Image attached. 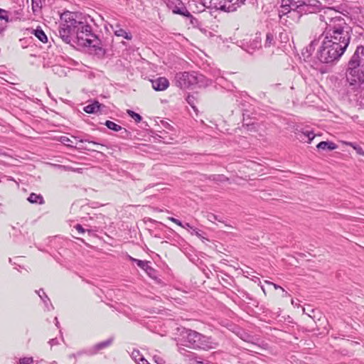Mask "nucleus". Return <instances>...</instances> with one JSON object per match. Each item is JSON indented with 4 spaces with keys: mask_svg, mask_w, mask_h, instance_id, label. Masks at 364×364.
<instances>
[{
    "mask_svg": "<svg viewBox=\"0 0 364 364\" xmlns=\"http://www.w3.org/2000/svg\"><path fill=\"white\" fill-rule=\"evenodd\" d=\"M320 20L326 23L325 35L317 58L323 63L338 60L349 45L352 29L335 9L327 8L319 15Z\"/></svg>",
    "mask_w": 364,
    "mask_h": 364,
    "instance_id": "1",
    "label": "nucleus"
},
{
    "mask_svg": "<svg viewBox=\"0 0 364 364\" xmlns=\"http://www.w3.org/2000/svg\"><path fill=\"white\" fill-rule=\"evenodd\" d=\"M347 80L351 85L364 82V46L357 47L349 60Z\"/></svg>",
    "mask_w": 364,
    "mask_h": 364,
    "instance_id": "2",
    "label": "nucleus"
},
{
    "mask_svg": "<svg viewBox=\"0 0 364 364\" xmlns=\"http://www.w3.org/2000/svg\"><path fill=\"white\" fill-rule=\"evenodd\" d=\"M186 346L193 349L209 350L218 346L211 337L205 336L191 329H184L181 333Z\"/></svg>",
    "mask_w": 364,
    "mask_h": 364,
    "instance_id": "3",
    "label": "nucleus"
},
{
    "mask_svg": "<svg viewBox=\"0 0 364 364\" xmlns=\"http://www.w3.org/2000/svg\"><path fill=\"white\" fill-rule=\"evenodd\" d=\"M61 22L59 26V35L60 38L66 43L71 41V36L75 33L79 22L74 18L73 14L65 12L61 15Z\"/></svg>",
    "mask_w": 364,
    "mask_h": 364,
    "instance_id": "4",
    "label": "nucleus"
},
{
    "mask_svg": "<svg viewBox=\"0 0 364 364\" xmlns=\"http://www.w3.org/2000/svg\"><path fill=\"white\" fill-rule=\"evenodd\" d=\"M77 43L83 47L98 48L99 39L92 33V27L80 21L75 31Z\"/></svg>",
    "mask_w": 364,
    "mask_h": 364,
    "instance_id": "5",
    "label": "nucleus"
},
{
    "mask_svg": "<svg viewBox=\"0 0 364 364\" xmlns=\"http://www.w3.org/2000/svg\"><path fill=\"white\" fill-rule=\"evenodd\" d=\"M203 76L196 73H178L175 76V84L181 89L189 88L202 81Z\"/></svg>",
    "mask_w": 364,
    "mask_h": 364,
    "instance_id": "6",
    "label": "nucleus"
},
{
    "mask_svg": "<svg viewBox=\"0 0 364 364\" xmlns=\"http://www.w3.org/2000/svg\"><path fill=\"white\" fill-rule=\"evenodd\" d=\"M288 6L294 13L307 14L313 12L314 8L309 6V4L305 1L287 0Z\"/></svg>",
    "mask_w": 364,
    "mask_h": 364,
    "instance_id": "7",
    "label": "nucleus"
},
{
    "mask_svg": "<svg viewBox=\"0 0 364 364\" xmlns=\"http://www.w3.org/2000/svg\"><path fill=\"white\" fill-rule=\"evenodd\" d=\"M205 4H209V6L218 10L226 12H233L235 11V6L229 4V0H204Z\"/></svg>",
    "mask_w": 364,
    "mask_h": 364,
    "instance_id": "8",
    "label": "nucleus"
},
{
    "mask_svg": "<svg viewBox=\"0 0 364 364\" xmlns=\"http://www.w3.org/2000/svg\"><path fill=\"white\" fill-rule=\"evenodd\" d=\"M167 5L174 14L188 18L192 17V15L181 0H168Z\"/></svg>",
    "mask_w": 364,
    "mask_h": 364,
    "instance_id": "9",
    "label": "nucleus"
},
{
    "mask_svg": "<svg viewBox=\"0 0 364 364\" xmlns=\"http://www.w3.org/2000/svg\"><path fill=\"white\" fill-rule=\"evenodd\" d=\"M262 48V38L260 34L249 41L245 46V50L249 53H253L255 50Z\"/></svg>",
    "mask_w": 364,
    "mask_h": 364,
    "instance_id": "10",
    "label": "nucleus"
},
{
    "mask_svg": "<svg viewBox=\"0 0 364 364\" xmlns=\"http://www.w3.org/2000/svg\"><path fill=\"white\" fill-rule=\"evenodd\" d=\"M152 87L156 91H164L166 90L169 85L168 80L164 77H158L151 80Z\"/></svg>",
    "mask_w": 364,
    "mask_h": 364,
    "instance_id": "11",
    "label": "nucleus"
},
{
    "mask_svg": "<svg viewBox=\"0 0 364 364\" xmlns=\"http://www.w3.org/2000/svg\"><path fill=\"white\" fill-rule=\"evenodd\" d=\"M129 258L131 261L136 262V264L144 269L149 276H151L154 274V269L149 265V262L148 261L137 259L132 257L131 256H129Z\"/></svg>",
    "mask_w": 364,
    "mask_h": 364,
    "instance_id": "12",
    "label": "nucleus"
},
{
    "mask_svg": "<svg viewBox=\"0 0 364 364\" xmlns=\"http://www.w3.org/2000/svg\"><path fill=\"white\" fill-rule=\"evenodd\" d=\"M297 134L301 141H306L307 143H311L315 137L314 132L308 130L299 132Z\"/></svg>",
    "mask_w": 364,
    "mask_h": 364,
    "instance_id": "13",
    "label": "nucleus"
},
{
    "mask_svg": "<svg viewBox=\"0 0 364 364\" xmlns=\"http://www.w3.org/2000/svg\"><path fill=\"white\" fill-rule=\"evenodd\" d=\"M101 104L97 101H95L93 103L90 104L84 107V111L88 114L97 113L100 111Z\"/></svg>",
    "mask_w": 364,
    "mask_h": 364,
    "instance_id": "14",
    "label": "nucleus"
},
{
    "mask_svg": "<svg viewBox=\"0 0 364 364\" xmlns=\"http://www.w3.org/2000/svg\"><path fill=\"white\" fill-rule=\"evenodd\" d=\"M316 147L318 149H323V150H334L336 149H337V145L336 144H334L333 142L332 141H321L319 142Z\"/></svg>",
    "mask_w": 364,
    "mask_h": 364,
    "instance_id": "15",
    "label": "nucleus"
},
{
    "mask_svg": "<svg viewBox=\"0 0 364 364\" xmlns=\"http://www.w3.org/2000/svg\"><path fill=\"white\" fill-rule=\"evenodd\" d=\"M28 200L31 203H36V204H41V205H42L45 203L44 199L41 194H36L34 193H32L30 194V196L28 198Z\"/></svg>",
    "mask_w": 364,
    "mask_h": 364,
    "instance_id": "16",
    "label": "nucleus"
},
{
    "mask_svg": "<svg viewBox=\"0 0 364 364\" xmlns=\"http://www.w3.org/2000/svg\"><path fill=\"white\" fill-rule=\"evenodd\" d=\"M114 33L117 36H121L127 40L132 39V35L129 33L126 32L124 29L119 28L118 25L116 26V29L114 30Z\"/></svg>",
    "mask_w": 364,
    "mask_h": 364,
    "instance_id": "17",
    "label": "nucleus"
},
{
    "mask_svg": "<svg viewBox=\"0 0 364 364\" xmlns=\"http://www.w3.org/2000/svg\"><path fill=\"white\" fill-rule=\"evenodd\" d=\"M33 33L35 35L36 38H38L41 42L46 43L48 41V38L44 31L41 28H36L33 30Z\"/></svg>",
    "mask_w": 364,
    "mask_h": 364,
    "instance_id": "18",
    "label": "nucleus"
},
{
    "mask_svg": "<svg viewBox=\"0 0 364 364\" xmlns=\"http://www.w3.org/2000/svg\"><path fill=\"white\" fill-rule=\"evenodd\" d=\"M275 44L274 36L272 33H267L264 42V47L269 48Z\"/></svg>",
    "mask_w": 364,
    "mask_h": 364,
    "instance_id": "19",
    "label": "nucleus"
},
{
    "mask_svg": "<svg viewBox=\"0 0 364 364\" xmlns=\"http://www.w3.org/2000/svg\"><path fill=\"white\" fill-rule=\"evenodd\" d=\"M105 124L108 129H112L115 132H119L123 129L120 125L117 124L114 122H112L109 120H107L105 122Z\"/></svg>",
    "mask_w": 364,
    "mask_h": 364,
    "instance_id": "20",
    "label": "nucleus"
},
{
    "mask_svg": "<svg viewBox=\"0 0 364 364\" xmlns=\"http://www.w3.org/2000/svg\"><path fill=\"white\" fill-rule=\"evenodd\" d=\"M210 180L215 181L216 182H225L228 181V178L224 175H212L209 177Z\"/></svg>",
    "mask_w": 364,
    "mask_h": 364,
    "instance_id": "21",
    "label": "nucleus"
},
{
    "mask_svg": "<svg viewBox=\"0 0 364 364\" xmlns=\"http://www.w3.org/2000/svg\"><path fill=\"white\" fill-rule=\"evenodd\" d=\"M112 339L109 338V339H108L107 341H105L103 342H101V343L97 344L95 346V348H96L97 350H101V349H102L104 348H106V347L109 346L112 343Z\"/></svg>",
    "mask_w": 364,
    "mask_h": 364,
    "instance_id": "22",
    "label": "nucleus"
},
{
    "mask_svg": "<svg viewBox=\"0 0 364 364\" xmlns=\"http://www.w3.org/2000/svg\"><path fill=\"white\" fill-rule=\"evenodd\" d=\"M127 112L132 118L135 120L136 122H140L141 121L142 118L139 114L130 109H127Z\"/></svg>",
    "mask_w": 364,
    "mask_h": 364,
    "instance_id": "23",
    "label": "nucleus"
},
{
    "mask_svg": "<svg viewBox=\"0 0 364 364\" xmlns=\"http://www.w3.org/2000/svg\"><path fill=\"white\" fill-rule=\"evenodd\" d=\"M288 4H282L281 6V10H279V16L282 17V15H285L287 14H290L291 12L290 8L287 6Z\"/></svg>",
    "mask_w": 364,
    "mask_h": 364,
    "instance_id": "24",
    "label": "nucleus"
},
{
    "mask_svg": "<svg viewBox=\"0 0 364 364\" xmlns=\"http://www.w3.org/2000/svg\"><path fill=\"white\" fill-rule=\"evenodd\" d=\"M36 292L38 294L39 297L43 301L45 304L47 306V301H50V299L44 292L43 289H41L38 291H36Z\"/></svg>",
    "mask_w": 364,
    "mask_h": 364,
    "instance_id": "25",
    "label": "nucleus"
},
{
    "mask_svg": "<svg viewBox=\"0 0 364 364\" xmlns=\"http://www.w3.org/2000/svg\"><path fill=\"white\" fill-rule=\"evenodd\" d=\"M196 100V97L194 96V95H188L186 98L187 102L191 106V107L196 110V106H195V101Z\"/></svg>",
    "mask_w": 364,
    "mask_h": 364,
    "instance_id": "26",
    "label": "nucleus"
},
{
    "mask_svg": "<svg viewBox=\"0 0 364 364\" xmlns=\"http://www.w3.org/2000/svg\"><path fill=\"white\" fill-rule=\"evenodd\" d=\"M246 0H229V4H231L233 6H235V11L238 7L243 5Z\"/></svg>",
    "mask_w": 364,
    "mask_h": 364,
    "instance_id": "27",
    "label": "nucleus"
},
{
    "mask_svg": "<svg viewBox=\"0 0 364 364\" xmlns=\"http://www.w3.org/2000/svg\"><path fill=\"white\" fill-rule=\"evenodd\" d=\"M206 218L211 223H214L215 220H218L222 223V221L218 218V217L213 213H208Z\"/></svg>",
    "mask_w": 364,
    "mask_h": 364,
    "instance_id": "28",
    "label": "nucleus"
},
{
    "mask_svg": "<svg viewBox=\"0 0 364 364\" xmlns=\"http://www.w3.org/2000/svg\"><path fill=\"white\" fill-rule=\"evenodd\" d=\"M132 358L137 363L139 360L140 357H143L141 354L139 350H134L131 355Z\"/></svg>",
    "mask_w": 364,
    "mask_h": 364,
    "instance_id": "29",
    "label": "nucleus"
},
{
    "mask_svg": "<svg viewBox=\"0 0 364 364\" xmlns=\"http://www.w3.org/2000/svg\"><path fill=\"white\" fill-rule=\"evenodd\" d=\"M0 19L5 20L6 22L9 21L8 12L2 9H0Z\"/></svg>",
    "mask_w": 364,
    "mask_h": 364,
    "instance_id": "30",
    "label": "nucleus"
},
{
    "mask_svg": "<svg viewBox=\"0 0 364 364\" xmlns=\"http://www.w3.org/2000/svg\"><path fill=\"white\" fill-rule=\"evenodd\" d=\"M80 142L81 143H83V142H88L89 144H92L93 145H95L97 146V148H100V147H103L104 145L102 144H100V143H97V142H95V141H89L87 139H80L79 140Z\"/></svg>",
    "mask_w": 364,
    "mask_h": 364,
    "instance_id": "31",
    "label": "nucleus"
},
{
    "mask_svg": "<svg viewBox=\"0 0 364 364\" xmlns=\"http://www.w3.org/2000/svg\"><path fill=\"white\" fill-rule=\"evenodd\" d=\"M32 362V358H23L21 359L20 364H31Z\"/></svg>",
    "mask_w": 364,
    "mask_h": 364,
    "instance_id": "32",
    "label": "nucleus"
},
{
    "mask_svg": "<svg viewBox=\"0 0 364 364\" xmlns=\"http://www.w3.org/2000/svg\"><path fill=\"white\" fill-rule=\"evenodd\" d=\"M60 141H61L63 144H65V145H67V146H70V147H72V148L73 147V146H71V145H70V144H68V142H70V141H70V139L69 138H68L67 136H61V137H60Z\"/></svg>",
    "mask_w": 364,
    "mask_h": 364,
    "instance_id": "33",
    "label": "nucleus"
},
{
    "mask_svg": "<svg viewBox=\"0 0 364 364\" xmlns=\"http://www.w3.org/2000/svg\"><path fill=\"white\" fill-rule=\"evenodd\" d=\"M264 282L266 284H267L272 285L275 289H279L282 291H284V289L282 287L279 286L278 284H274L273 282H271L269 281H267V280H266Z\"/></svg>",
    "mask_w": 364,
    "mask_h": 364,
    "instance_id": "34",
    "label": "nucleus"
},
{
    "mask_svg": "<svg viewBox=\"0 0 364 364\" xmlns=\"http://www.w3.org/2000/svg\"><path fill=\"white\" fill-rule=\"evenodd\" d=\"M32 1V6H33V8H41V0H31Z\"/></svg>",
    "mask_w": 364,
    "mask_h": 364,
    "instance_id": "35",
    "label": "nucleus"
},
{
    "mask_svg": "<svg viewBox=\"0 0 364 364\" xmlns=\"http://www.w3.org/2000/svg\"><path fill=\"white\" fill-rule=\"evenodd\" d=\"M75 228L80 234H83L85 232V230L80 224L76 225Z\"/></svg>",
    "mask_w": 364,
    "mask_h": 364,
    "instance_id": "36",
    "label": "nucleus"
},
{
    "mask_svg": "<svg viewBox=\"0 0 364 364\" xmlns=\"http://www.w3.org/2000/svg\"><path fill=\"white\" fill-rule=\"evenodd\" d=\"M191 235H196L198 237L204 239V237L199 232V230H198L196 228L193 229Z\"/></svg>",
    "mask_w": 364,
    "mask_h": 364,
    "instance_id": "37",
    "label": "nucleus"
},
{
    "mask_svg": "<svg viewBox=\"0 0 364 364\" xmlns=\"http://www.w3.org/2000/svg\"><path fill=\"white\" fill-rule=\"evenodd\" d=\"M168 220L172 221L173 223H176V225H178L179 226H182V223L179 220H178L176 218L170 217V218H168Z\"/></svg>",
    "mask_w": 364,
    "mask_h": 364,
    "instance_id": "38",
    "label": "nucleus"
},
{
    "mask_svg": "<svg viewBox=\"0 0 364 364\" xmlns=\"http://www.w3.org/2000/svg\"><path fill=\"white\" fill-rule=\"evenodd\" d=\"M49 344L50 345V346H55V345H58V341L57 338H52L49 341Z\"/></svg>",
    "mask_w": 364,
    "mask_h": 364,
    "instance_id": "39",
    "label": "nucleus"
},
{
    "mask_svg": "<svg viewBox=\"0 0 364 364\" xmlns=\"http://www.w3.org/2000/svg\"><path fill=\"white\" fill-rule=\"evenodd\" d=\"M138 364H149L148 361L144 358L140 357L139 360L137 362Z\"/></svg>",
    "mask_w": 364,
    "mask_h": 364,
    "instance_id": "40",
    "label": "nucleus"
},
{
    "mask_svg": "<svg viewBox=\"0 0 364 364\" xmlns=\"http://www.w3.org/2000/svg\"><path fill=\"white\" fill-rule=\"evenodd\" d=\"M78 149H79L87 150V151H98L96 149H93V148L88 147V146H82V147H80Z\"/></svg>",
    "mask_w": 364,
    "mask_h": 364,
    "instance_id": "41",
    "label": "nucleus"
},
{
    "mask_svg": "<svg viewBox=\"0 0 364 364\" xmlns=\"http://www.w3.org/2000/svg\"><path fill=\"white\" fill-rule=\"evenodd\" d=\"M316 44H317V43H316L315 41H312V42L309 44V48H308V49L309 50V51H311V50H314V46H315Z\"/></svg>",
    "mask_w": 364,
    "mask_h": 364,
    "instance_id": "42",
    "label": "nucleus"
},
{
    "mask_svg": "<svg viewBox=\"0 0 364 364\" xmlns=\"http://www.w3.org/2000/svg\"><path fill=\"white\" fill-rule=\"evenodd\" d=\"M154 359H155V361H156V363H158L159 364H162V363H164L163 359H162V358H161L160 357L154 355Z\"/></svg>",
    "mask_w": 364,
    "mask_h": 364,
    "instance_id": "43",
    "label": "nucleus"
},
{
    "mask_svg": "<svg viewBox=\"0 0 364 364\" xmlns=\"http://www.w3.org/2000/svg\"><path fill=\"white\" fill-rule=\"evenodd\" d=\"M355 150H357V152L360 154H364V152L363 151L362 149L360 147H355L354 146H352Z\"/></svg>",
    "mask_w": 364,
    "mask_h": 364,
    "instance_id": "44",
    "label": "nucleus"
},
{
    "mask_svg": "<svg viewBox=\"0 0 364 364\" xmlns=\"http://www.w3.org/2000/svg\"><path fill=\"white\" fill-rule=\"evenodd\" d=\"M181 227H182V228H191L192 230H193V227H191V225H190L189 223H186L185 225H183V224H182V226H181Z\"/></svg>",
    "mask_w": 364,
    "mask_h": 364,
    "instance_id": "45",
    "label": "nucleus"
},
{
    "mask_svg": "<svg viewBox=\"0 0 364 364\" xmlns=\"http://www.w3.org/2000/svg\"><path fill=\"white\" fill-rule=\"evenodd\" d=\"M245 126H246V127H247V129H248V130H250V131H251V130L252 129V128L254 127V124H243V127H245Z\"/></svg>",
    "mask_w": 364,
    "mask_h": 364,
    "instance_id": "46",
    "label": "nucleus"
},
{
    "mask_svg": "<svg viewBox=\"0 0 364 364\" xmlns=\"http://www.w3.org/2000/svg\"><path fill=\"white\" fill-rule=\"evenodd\" d=\"M282 292H283V295H282L283 297H287V296H289V294L285 290H284V291H282Z\"/></svg>",
    "mask_w": 364,
    "mask_h": 364,
    "instance_id": "47",
    "label": "nucleus"
},
{
    "mask_svg": "<svg viewBox=\"0 0 364 364\" xmlns=\"http://www.w3.org/2000/svg\"><path fill=\"white\" fill-rule=\"evenodd\" d=\"M69 357H70V358H75V354H72V355H70Z\"/></svg>",
    "mask_w": 364,
    "mask_h": 364,
    "instance_id": "48",
    "label": "nucleus"
},
{
    "mask_svg": "<svg viewBox=\"0 0 364 364\" xmlns=\"http://www.w3.org/2000/svg\"><path fill=\"white\" fill-rule=\"evenodd\" d=\"M262 291H263L264 294H266L265 290H264V288L263 287H262Z\"/></svg>",
    "mask_w": 364,
    "mask_h": 364,
    "instance_id": "49",
    "label": "nucleus"
},
{
    "mask_svg": "<svg viewBox=\"0 0 364 364\" xmlns=\"http://www.w3.org/2000/svg\"><path fill=\"white\" fill-rule=\"evenodd\" d=\"M291 304H295V301H294V300H293V299L291 300Z\"/></svg>",
    "mask_w": 364,
    "mask_h": 364,
    "instance_id": "50",
    "label": "nucleus"
},
{
    "mask_svg": "<svg viewBox=\"0 0 364 364\" xmlns=\"http://www.w3.org/2000/svg\"><path fill=\"white\" fill-rule=\"evenodd\" d=\"M291 304H295V301H294V300H293V299L291 300Z\"/></svg>",
    "mask_w": 364,
    "mask_h": 364,
    "instance_id": "51",
    "label": "nucleus"
}]
</instances>
